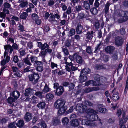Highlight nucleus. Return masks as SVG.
Listing matches in <instances>:
<instances>
[{"instance_id":"1","label":"nucleus","mask_w":128,"mask_h":128,"mask_svg":"<svg viewBox=\"0 0 128 128\" xmlns=\"http://www.w3.org/2000/svg\"><path fill=\"white\" fill-rule=\"evenodd\" d=\"M85 103L86 105L81 104L77 106L76 108V110L79 112L81 113L86 112L87 114L86 119L82 121V124L88 126H93L94 125V121L98 120L100 121V124L102 125V123L100 121L101 119L99 118L97 114L98 112L92 109H88L87 105L92 106H93V103L88 101H86L84 104Z\"/></svg>"},{"instance_id":"2","label":"nucleus","mask_w":128,"mask_h":128,"mask_svg":"<svg viewBox=\"0 0 128 128\" xmlns=\"http://www.w3.org/2000/svg\"><path fill=\"white\" fill-rule=\"evenodd\" d=\"M66 101L62 98L58 99L54 104L55 108L59 110L58 112V115L60 116L64 114L67 109V107L64 106Z\"/></svg>"},{"instance_id":"3","label":"nucleus","mask_w":128,"mask_h":128,"mask_svg":"<svg viewBox=\"0 0 128 128\" xmlns=\"http://www.w3.org/2000/svg\"><path fill=\"white\" fill-rule=\"evenodd\" d=\"M29 81L31 82L34 84H37L40 78L39 74L34 71V70H32V72L28 76Z\"/></svg>"},{"instance_id":"4","label":"nucleus","mask_w":128,"mask_h":128,"mask_svg":"<svg viewBox=\"0 0 128 128\" xmlns=\"http://www.w3.org/2000/svg\"><path fill=\"white\" fill-rule=\"evenodd\" d=\"M20 93L17 90H14L10 92V96L8 97V104H11L15 102L20 96Z\"/></svg>"},{"instance_id":"5","label":"nucleus","mask_w":128,"mask_h":128,"mask_svg":"<svg viewBox=\"0 0 128 128\" xmlns=\"http://www.w3.org/2000/svg\"><path fill=\"white\" fill-rule=\"evenodd\" d=\"M3 12L0 13V17L4 19L6 17V14H8V3H4L3 5Z\"/></svg>"},{"instance_id":"6","label":"nucleus","mask_w":128,"mask_h":128,"mask_svg":"<svg viewBox=\"0 0 128 128\" xmlns=\"http://www.w3.org/2000/svg\"><path fill=\"white\" fill-rule=\"evenodd\" d=\"M128 120V114L125 116V114H123L122 116V118L120 121L119 124L120 128H126L125 124L127 122Z\"/></svg>"},{"instance_id":"7","label":"nucleus","mask_w":128,"mask_h":128,"mask_svg":"<svg viewBox=\"0 0 128 128\" xmlns=\"http://www.w3.org/2000/svg\"><path fill=\"white\" fill-rule=\"evenodd\" d=\"M124 40L123 38L119 36H118L116 38L114 41L115 44L118 47L122 45Z\"/></svg>"},{"instance_id":"8","label":"nucleus","mask_w":128,"mask_h":128,"mask_svg":"<svg viewBox=\"0 0 128 128\" xmlns=\"http://www.w3.org/2000/svg\"><path fill=\"white\" fill-rule=\"evenodd\" d=\"M22 74L20 72H10L9 76H8V80L11 78H20Z\"/></svg>"},{"instance_id":"9","label":"nucleus","mask_w":128,"mask_h":128,"mask_svg":"<svg viewBox=\"0 0 128 128\" xmlns=\"http://www.w3.org/2000/svg\"><path fill=\"white\" fill-rule=\"evenodd\" d=\"M37 43L38 46L42 51H43L47 48H50V45L47 42L45 43L44 44H42L41 42H37Z\"/></svg>"},{"instance_id":"10","label":"nucleus","mask_w":128,"mask_h":128,"mask_svg":"<svg viewBox=\"0 0 128 128\" xmlns=\"http://www.w3.org/2000/svg\"><path fill=\"white\" fill-rule=\"evenodd\" d=\"M102 104H99L98 105L96 108L97 111L100 112L104 114L106 113L108 110L107 109L103 108Z\"/></svg>"},{"instance_id":"11","label":"nucleus","mask_w":128,"mask_h":128,"mask_svg":"<svg viewBox=\"0 0 128 128\" xmlns=\"http://www.w3.org/2000/svg\"><path fill=\"white\" fill-rule=\"evenodd\" d=\"M116 89L114 88L112 91L113 94L112 99L114 102H116L119 100L120 98L119 94L118 91H116Z\"/></svg>"},{"instance_id":"12","label":"nucleus","mask_w":128,"mask_h":128,"mask_svg":"<svg viewBox=\"0 0 128 128\" xmlns=\"http://www.w3.org/2000/svg\"><path fill=\"white\" fill-rule=\"evenodd\" d=\"M64 91L63 87L62 86H60L54 91L55 92V95L57 96H61L62 94Z\"/></svg>"},{"instance_id":"13","label":"nucleus","mask_w":128,"mask_h":128,"mask_svg":"<svg viewBox=\"0 0 128 128\" xmlns=\"http://www.w3.org/2000/svg\"><path fill=\"white\" fill-rule=\"evenodd\" d=\"M34 90L33 89L30 88H29L26 89L25 95L26 96H27L28 97L33 94L34 92Z\"/></svg>"},{"instance_id":"14","label":"nucleus","mask_w":128,"mask_h":128,"mask_svg":"<svg viewBox=\"0 0 128 128\" xmlns=\"http://www.w3.org/2000/svg\"><path fill=\"white\" fill-rule=\"evenodd\" d=\"M52 123L53 125L54 126H56L59 125L61 123L60 118V117L59 116H56L52 120Z\"/></svg>"},{"instance_id":"15","label":"nucleus","mask_w":128,"mask_h":128,"mask_svg":"<svg viewBox=\"0 0 128 128\" xmlns=\"http://www.w3.org/2000/svg\"><path fill=\"white\" fill-rule=\"evenodd\" d=\"M115 49V48L114 46H107L105 50L106 53L110 54H112L113 53Z\"/></svg>"},{"instance_id":"16","label":"nucleus","mask_w":128,"mask_h":128,"mask_svg":"<svg viewBox=\"0 0 128 128\" xmlns=\"http://www.w3.org/2000/svg\"><path fill=\"white\" fill-rule=\"evenodd\" d=\"M52 52V50L51 49L47 48L44 51H42L40 52V54L42 56L45 57L47 54H49L50 55L51 54Z\"/></svg>"},{"instance_id":"17","label":"nucleus","mask_w":128,"mask_h":128,"mask_svg":"<svg viewBox=\"0 0 128 128\" xmlns=\"http://www.w3.org/2000/svg\"><path fill=\"white\" fill-rule=\"evenodd\" d=\"M87 17V15L83 12H82L78 14L77 18L79 20H83L84 19L86 18Z\"/></svg>"},{"instance_id":"18","label":"nucleus","mask_w":128,"mask_h":128,"mask_svg":"<svg viewBox=\"0 0 128 128\" xmlns=\"http://www.w3.org/2000/svg\"><path fill=\"white\" fill-rule=\"evenodd\" d=\"M80 123L77 119H74L70 122L71 125L74 127L78 126L79 125Z\"/></svg>"},{"instance_id":"19","label":"nucleus","mask_w":128,"mask_h":128,"mask_svg":"<svg viewBox=\"0 0 128 128\" xmlns=\"http://www.w3.org/2000/svg\"><path fill=\"white\" fill-rule=\"evenodd\" d=\"M83 29V26H82L80 24H78L76 28L77 34H80L83 33V31L82 30Z\"/></svg>"},{"instance_id":"20","label":"nucleus","mask_w":128,"mask_h":128,"mask_svg":"<svg viewBox=\"0 0 128 128\" xmlns=\"http://www.w3.org/2000/svg\"><path fill=\"white\" fill-rule=\"evenodd\" d=\"M94 32L93 31L88 32L86 35V38L88 40H92L93 37Z\"/></svg>"},{"instance_id":"21","label":"nucleus","mask_w":128,"mask_h":128,"mask_svg":"<svg viewBox=\"0 0 128 128\" xmlns=\"http://www.w3.org/2000/svg\"><path fill=\"white\" fill-rule=\"evenodd\" d=\"M32 118V114L29 112H27L24 116V119L27 122H30Z\"/></svg>"},{"instance_id":"22","label":"nucleus","mask_w":128,"mask_h":128,"mask_svg":"<svg viewBox=\"0 0 128 128\" xmlns=\"http://www.w3.org/2000/svg\"><path fill=\"white\" fill-rule=\"evenodd\" d=\"M24 122L23 120H20L17 122L16 125L17 127L19 128H22L24 125Z\"/></svg>"},{"instance_id":"23","label":"nucleus","mask_w":128,"mask_h":128,"mask_svg":"<svg viewBox=\"0 0 128 128\" xmlns=\"http://www.w3.org/2000/svg\"><path fill=\"white\" fill-rule=\"evenodd\" d=\"M75 58V60H76L77 63L81 64L83 62V60L82 56H80L77 54Z\"/></svg>"},{"instance_id":"24","label":"nucleus","mask_w":128,"mask_h":128,"mask_svg":"<svg viewBox=\"0 0 128 128\" xmlns=\"http://www.w3.org/2000/svg\"><path fill=\"white\" fill-rule=\"evenodd\" d=\"M90 5L88 1H85L84 2V6L85 8L87 10H89L90 9Z\"/></svg>"},{"instance_id":"25","label":"nucleus","mask_w":128,"mask_h":128,"mask_svg":"<svg viewBox=\"0 0 128 128\" xmlns=\"http://www.w3.org/2000/svg\"><path fill=\"white\" fill-rule=\"evenodd\" d=\"M98 88L96 87H94L92 88H88L86 89L84 91V92L85 93H88L90 92H91L94 90H98Z\"/></svg>"},{"instance_id":"26","label":"nucleus","mask_w":128,"mask_h":128,"mask_svg":"<svg viewBox=\"0 0 128 128\" xmlns=\"http://www.w3.org/2000/svg\"><path fill=\"white\" fill-rule=\"evenodd\" d=\"M90 12L92 15H96L98 13V11L97 8L93 7L91 8L90 10Z\"/></svg>"},{"instance_id":"27","label":"nucleus","mask_w":128,"mask_h":128,"mask_svg":"<svg viewBox=\"0 0 128 128\" xmlns=\"http://www.w3.org/2000/svg\"><path fill=\"white\" fill-rule=\"evenodd\" d=\"M28 2L25 1L24 2L21 3L19 5V7L21 8L22 9L24 8H24L28 7Z\"/></svg>"},{"instance_id":"28","label":"nucleus","mask_w":128,"mask_h":128,"mask_svg":"<svg viewBox=\"0 0 128 128\" xmlns=\"http://www.w3.org/2000/svg\"><path fill=\"white\" fill-rule=\"evenodd\" d=\"M110 3L108 2L106 4L105 6V8L104 9V13L105 14H107L109 11L110 6Z\"/></svg>"},{"instance_id":"29","label":"nucleus","mask_w":128,"mask_h":128,"mask_svg":"<svg viewBox=\"0 0 128 128\" xmlns=\"http://www.w3.org/2000/svg\"><path fill=\"white\" fill-rule=\"evenodd\" d=\"M87 78L86 76L85 75L82 76V75L81 76V74H80L79 79L80 82L81 83H82L86 81Z\"/></svg>"},{"instance_id":"30","label":"nucleus","mask_w":128,"mask_h":128,"mask_svg":"<svg viewBox=\"0 0 128 128\" xmlns=\"http://www.w3.org/2000/svg\"><path fill=\"white\" fill-rule=\"evenodd\" d=\"M75 107L74 106H72L70 108L69 110H68L62 115H66L72 112L75 109Z\"/></svg>"},{"instance_id":"31","label":"nucleus","mask_w":128,"mask_h":128,"mask_svg":"<svg viewBox=\"0 0 128 128\" xmlns=\"http://www.w3.org/2000/svg\"><path fill=\"white\" fill-rule=\"evenodd\" d=\"M90 71V69L88 68L84 69L81 72L80 74H81V76H82H82L84 75H86L89 74Z\"/></svg>"},{"instance_id":"32","label":"nucleus","mask_w":128,"mask_h":128,"mask_svg":"<svg viewBox=\"0 0 128 128\" xmlns=\"http://www.w3.org/2000/svg\"><path fill=\"white\" fill-rule=\"evenodd\" d=\"M46 105V104L45 102H41L37 105V106L40 109H43L44 108Z\"/></svg>"},{"instance_id":"33","label":"nucleus","mask_w":128,"mask_h":128,"mask_svg":"<svg viewBox=\"0 0 128 128\" xmlns=\"http://www.w3.org/2000/svg\"><path fill=\"white\" fill-rule=\"evenodd\" d=\"M76 30L73 28L70 29L68 32V36H72L74 35L76 33Z\"/></svg>"},{"instance_id":"34","label":"nucleus","mask_w":128,"mask_h":128,"mask_svg":"<svg viewBox=\"0 0 128 128\" xmlns=\"http://www.w3.org/2000/svg\"><path fill=\"white\" fill-rule=\"evenodd\" d=\"M69 122V120L67 117H64L62 118V122L63 125H66Z\"/></svg>"},{"instance_id":"35","label":"nucleus","mask_w":128,"mask_h":128,"mask_svg":"<svg viewBox=\"0 0 128 128\" xmlns=\"http://www.w3.org/2000/svg\"><path fill=\"white\" fill-rule=\"evenodd\" d=\"M28 56L27 57L24 59V62L26 64L29 66H31L32 65L30 61V58H28Z\"/></svg>"},{"instance_id":"36","label":"nucleus","mask_w":128,"mask_h":128,"mask_svg":"<svg viewBox=\"0 0 128 128\" xmlns=\"http://www.w3.org/2000/svg\"><path fill=\"white\" fill-rule=\"evenodd\" d=\"M72 41L70 39H68L65 42V46L66 47H70L71 45V43Z\"/></svg>"},{"instance_id":"37","label":"nucleus","mask_w":128,"mask_h":128,"mask_svg":"<svg viewBox=\"0 0 128 128\" xmlns=\"http://www.w3.org/2000/svg\"><path fill=\"white\" fill-rule=\"evenodd\" d=\"M112 37V34L111 33H109V34L107 36L106 38L104 41L105 43L107 44H108Z\"/></svg>"},{"instance_id":"38","label":"nucleus","mask_w":128,"mask_h":128,"mask_svg":"<svg viewBox=\"0 0 128 128\" xmlns=\"http://www.w3.org/2000/svg\"><path fill=\"white\" fill-rule=\"evenodd\" d=\"M112 37V34L111 33H109V34L107 36L106 38L104 41L105 43L107 44H108Z\"/></svg>"},{"instance_id":"39","label":"nucleus","mask_w":128,"mask_h":128,"mask_svg":"<svg viewBox=\"0 0 128 128\" xmlns=\"http://www.w3.org/2000/svg\"><path fill=\"white\" fill-rule=\"evenodd\" d=\"M112 37V34L111 33H109V34L107 36L106 38L104 41L105 43L107 44H108Z\"/></svg>"},{"instance_id":"40","label":"nucleus","mask_w":128,"mask_h":128,"mask_svg":"<svg viewBox=\"0 0 128 128\" xmlns=\"http://www.w3.org/2000/svg\"><path fill=\"white\" fill-rule=\"evenodd\" d=\"M46 98L48 100H52L54 96V95L51 94H48L46 96Z\"/></svg>"},{"instance_id":"41","label":"nucleus","mask_w":128,"mask_h":128,"mask_svg":"<svg viewBox=\"0 0 128 128\" xmlns=\"http://www.w3.org/2000/svg\"><path fill=\"white\" fill-rule=\"evenodd\" d=\"M19 53L21 56H24L26 54L25 49L24 50L22 48H21L19 50Z\"/></svg>"},{"instance_id":"42","label":"nucleus","mask_w":128,"mask_h":128,"mask_svg":"<svg viewBox=\"0 0 128 128\" xmlns=\"http://www.w3.org/2000/svg\"><path fill=\"white\" fill-rule=\"evenodd\" d=\"M30 59L31 61V62L32 63H35V62L37 61L38 58L36 56H31L30 58Z\"/></svg>"},{"instance_id":"43","label":"nucleus","mask_w":128,"mask_h":128,"mask_svg":"<svg viewBox=\"0 0 128 128\" xmlns=\"http://www.w3.org/2000/svg\"><path fill=\"white\" fill-rule=\"evenodd\" d=\"M6 62H8V56H6V60H5V59L4 58L2 60L1 62V65L2 66H4Z\"/></svg>"},{"instance_id":"44","label":"nucleus","mask_w":128,"mask_h":128,"mask_svg":"<svg viewBox=\"0 0 128 128\" xmlns=\"http://www.w3.org/2000/svg\"><path fill=\"white\" fill-rule=\"evenodd\" d=\"M50 90V88H49L47 84H46L42 91L46 93L49 92Z\"/></svg>"},{"instance_id":"45","label":"nucleus","mask_w":128,"mask_h":128,"mask_svg":"<svg viewBox=\"0 0 128 128\" xmlns=\"http://www.w3.org/2000/svg\"><path fill=\"white\" fill-rule=\"evenodd\" d=\"M16 122H13L8 124L9 128H17L16 126Z\"/></svg>"},{"instance_id":"46","label":"nucleus","mask_w":128,"mask_h":128,"mask_svg":"<svg viewBox=\"0 0 128 128\" xmlns=\"http://www.w3.org/2000/svg\"><path fill=\"white\" fill-rule=\"evenodd\" d=\"M76 55H77V53H75L72 56L69 55L68 56V58L71 60V62L73 60H75V58L76 56Z\"/></svg>"},{"instance_id":"47","label":"nucleus","mask_w":128,"mask_h":128,"mask_svg":"<svg viewBox=\"0 0 128 128\" xmlns=\"http://www.w3.org/2000/svg\"><path fill=\"white\" fill-rule=\"evenodd\" d=\"M36 70L38 72H42L44 70V68L43 66H36Z\"/></svg>"},{"instance_id":"48","label":"nucleus","mask_w":128,"mask_h":128,"mask_svg":"<svg viewBox=\"0 0 128 128\" xmlns=\"http://www.w3.org/2000/svg\"><path fill=\"white\" fill-rule=\"evenodd\" d=\"M40 124L42 128H46L47 127L46 124L44 121L43 120H41Z\"/></svg>"},{"instance_id":"49","label":"nucleus","mask_w":128,"mask_h":128,"mask_svg":"<svg viewBox=\"0 0 128 128\" xmlns=\"http://www.w3.org/2000/svg\"><path fill=\"white\" fill-rule=\"evenodd\" d=\"M42 92H36L35 94L36 96H38L39 98H43L44 95L42 94Z\"/></svg>"},{"instance_id":"50","label":"nucleus","mask_w":128,"mask_h":128,"mask_svg":"<svg viewBox=\"0 0 128 128\" xmlns=\"http://www.w3.org/2000/svg\"><path fill=\"white\" fill-rule=\"evenodd\" d=\"M100 75L98 74L96 75L94 77V80L98 82V83L100 82Z\"/></svg>"},{"instance_id":"51","label":"nucleus","mask_w":128,"mask_h":128,"mask_svg":"<svg viewBox=\"0 0 128 128\" xmlns=\"http://www.w3.org/2000/svg\"><path fill=\"white\" fill-rule=\"evenodd\" d=\"M83 30H84V31H83V32L84 31H88L90 28V26L88 25H84L83 26Z\"/></svg>"},{"instance_id":"52","label":"nucleus","mask_w":128,"mask_h":128,"mask_svg":"<svg viewBox=\"0 0 128 128\" xmlns=\"http://www.w3.org/2000/svg\"><path fill=\"white\" fill-rule=\"evenodd\" d=\"M128 21L127 20L124 18L123 16L122 18H120L118 20V22L120 23H122Z\"/></svg>"},{"instance_id":"53","label":"nucleus","mask_w":128,"mask_h":128,"mask_svg":"<svg viewBox=\"0 0 128 128\" xmlns=\"http://www.w3.org/2000/svg\"><path fill=\"white\" fill-rule=\"evenodd\" d=\"M31 16L32 19L34 20L39 18L38 15L35 13L33 14H32Z\"/></svg>"},{"instance_id":"54","label":"nucleus","mask_w":128,"mask_h":128,"mask_svg":"<svg viewBox=\"0 0 128 128\" xmlns=\"http://www.w3.org/2000/svg\"><path fill=\"white\" fill-rule=\"evenodd\" d=\"M4 49L5 50V51L4 52V58L5 59V58L7 55V56H8L7 54V52H6V50H8V45H7L6 46H4Z\"/></svg>"},{"instance_id":"55","label":"nucleus","mask_w":128,"mask_h":128,"mask_svg":"<svg viewBox=\"0 0 128 128\" xmlns=\"http://www.w3.org/2000/svg\"><path fill=\"white\" fill-rule=\"evenodd\" d=\"M124 13V16H122L124 18L128 20V11L123 12Z\"/></svg>"},{"instance_id":"56","label":"nucleus","mask_w":128,"mask_h":128,"mask_svg":"<svg viewBox=\"0 0 128 128\" xmlns=\"http://www.w3.org/2000/svg\"><path fill=\"white\" fill-rule=\"evenodd\" d=\"M69 90L70 91L72 90L74 88L75 85L73 83H72L70 84H69Z\"/></svg>"},{"instance_id":"57","label":"nucleus","mask_w":128,"mask_h":128,"mask_svg":"<svg viewBox=\"0 0 128 128\" xmlns=\"http://www.w3.org/2000/svg\"><path fill=\"white\" fill-rule=\"evenodd\" d=\"M37 66H43V63L42 62H40L37 60L35 62V63H34Z\"/></svg>"},{"instance_id":"58","label":"nucleus","mask_w":128,"mask_h":128,"mask_svg":"<svg viewBox=\"0 0 128 128\" xmlns=\"http://www.w3.org/2000/svg\"><path fill=\"white\" fill-rule=\"evenodd\" d=\"M13 61L15 63H18L19 61V60L18 58V57L17 55H16L14 57Z\"/></svg>"},{"instance_id":"59","label":"nucleus","mask_w":128,"mask_h":128,"mask_svg":"<svg viewBox=\"0 0 128 128\" xmlns=\"http://www.w3.org/2000/svg\"><path fill=\"white\" fill-rule=\"evenodd\" d=\"M94 7L96 8H98L100 6V4L98 0H95L94 4Z\"/></svg>"},{"instance_id":"60","label":"nucleus","mask_w":128,"mask_h":128,"mask_svg":"<svg viewBox=\"0 0 128 128\" xmlns=\"http://www.w3.org/2000/svg\"><path fill=\"white\" fill-rule=\"evenodd\" d=\"M24 62L23 60L20 61L18 63V67L21 68L24 65Z\"/></svg>"},{"instance_id":"61","label":"nucleus","mask_w":128,"mask_h":128,"mask_svg":"<svg viewBox=\"0 0 128 128\" xmlns=\"http://www.w3.org/2000/svg\"><path fill=\"white\" fill-rule=\"evenodd\" d=\"M120 34L122 35H123L126 34L125 29L122 28L120 30Z\"/></svg>"},{"instance_id":"62","label":"nucleus","mask_w":128,"mask_h":128,"mask_svg":"<svg viewBox=\"0 0 128 128\" xmlns=\"http://www.w3.org/2000/svg\"><path fill=\"white\" fill-rule=\"evenodd\" d=\"M123 6L125 8H128V1L125 0L122 3Z\"/></svg>"},{"instance_id":"63","label":"nucleus","mask_w":128,"mask_h":128,"mask_svg":"<svg viewBox=\"0 0 128 128\" xmlns=\"http://www.w3.org/2000/svg\"><path fill=\"white\" fill-rule=\"evenodd\" d=\"M18 27L19 28V30H20V32H23L25 31L24 30V26H23L22 25L20 24Z\"/></svg>"},{"instance_id":"64","label":"nucleus","mask_w":128,"mask_h":128,"mask_svg":"<svg viewBox=\"0 0 128 128\" xmlns=\"http://www.w3.org/2000/svg\"><path fill=\"white\" fill-rule=\"evenodd\" d=\"M63 52L64 54L66 55H68L69 54L68 50V48L66 47L63 49Z\"/></svg>"}]
</instances>
